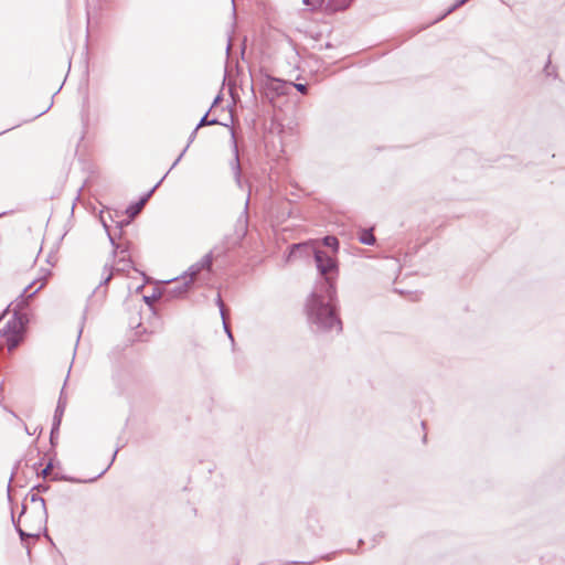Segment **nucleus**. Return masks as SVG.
<instances>
[{
    "instance_id": "1",
    "label": "nucleus",
    "mask_w": 565,
    "mask_h": 565,
    "mask_svg": "<svg viewBox=\"0 0 565 565\" xmlns=\"http://www.w3.org/2000/svg\"><path fill=\"white\" fill-rule=\"evenodd\" d=\"M313 252L317 268L329 286V300L312 294L308 299L307 315L309 321L321 332H334L339 334L342 331V322L337 313V308L332 303V296L335 292L334 282L338 276V264L333 256L317 247L316 241H310L290 246L288 260L298 256L299 253Z\"/></svg>"
},
{
    "instance_id": "2",
    "label": "nucleus",
    "mask_w": 565,
    "mask_h": 565,
    "mask_svg": "<svg viewBox=\"0 0 565 565\" xmlns=\"http://www.w3.org/2000/svg\"><path fill=\"white\" fill-rule=\"evenodd\" d=\"M28 323L29 318L25 313L14 312L3 319L0 333L9 351L14 350L24 341Z\"/></svg>"
},
{
    "instance_id": "3",
    "label": "nucleus",
    "mask_w": 565,
    "mask_h": 565,
    "mask_svg": "<svg viewBox=\"0 0 565 565\" xmlns=\"http://www.w3.org/2000/svg\"><path fill=\"white\" fill-rule=\"evenodd\" d=\"M212 265H213V257H212V255L209 254L205 257H203L199 264L191 267L190 273H186L182 277L173 280L171 282L172 287L170 288V292L171 294L185 292L190 288V286L194 282L196 275L200 273V270H202V269L211 270Z\"/></svg>"
},
{
    "instance_id": "4",
    "label": "nucleus",
    "mask_w": 565,
    "mask_h": 565,
    "mask_svg": "<svg viewBox=\"0 0 565 565\" xmlns=\"http://www.w3.org/2000/svg\"><path fill=\"white\" fill-rule=\"evenodd\" d=\"M50 275V271L46 269H42L41 274L32 279V281L25 287L24 295H28L29 297L36 294L39 290H41L45 285L47 277Z\"/></svg>"
},
{
    "instance_id": "5",
    "label": "nucleus",
    "mask_w": 565,
    "mask_h": 565,
    "mask_svg": "<svg viewBox=\"0 0 565 565\" xmlns=\"http://www.w3.org/2000/svg\"><path fill=\"white\" fill-rule=\"evenodd\" d=\"M290 87L291 83L277 78H271L268 83V89L276 92L278 95L287 94Z\"/></svg>"
},
{
    "instance_id": "6",
    "label": "nucleus",
    "mask_w": 565,
    "mask_h": 565,
    "mask_svg": "<svg viewBox=\"0 0 565 565\" xmlns=\"http://www.w3.org/2000/svg\"><path fill=\"white\" fill-rule=\"evenodd\" d=\"M148 198H142L141 200H139L137 203L130 205L128 209H127V214L129 215V217H135L137 214L140 213V211L143 209L146 202H147Z\"/></svg>"
},
{
    "instance_id": "7",
    "label": "nucleus",
    "mask_w": 565,
    "mask_h": 565,
    "mask_svg": "<svg viewBox=\"0 0 565 565\" xmlns=\"http://www.w3.org/2000/svg\"><path fill=\"white\" fill-rule=\"evenodd\" d=\"M360 241L366 245H373L375 243V237L372 231H363L360 235Z\"/></svg>"
},
{
    "instance_id": "8",
    "label": "nucleus",
    "mask_w": 565,
    "mask_h": 565,
    "mask_svg": "<svg viewBox=\"0 0 565 565\" xmlns=\"http://www.w3.org/2000/svg\"><path fill=\"white\" fill-rule=\"evenodd\" d=\"M322 242H323L324 246L331 247L333 249L334 254L338 252L339 241H338L337 237H334V236H326Z\"/></svg>"
},
{
    "instance_id": "9",
    "label": "nucleus",
    "mask_w": 565,
    "mask_h": 565,
    "mask_svg": "<svg viewBox=\"0 0 565 565\" xmlns=\"http://www.w3.org/2000/svg\"><path fill=\"white\" fill-rule=\"evenodd\" d=\"M349 6V0H332L328 7L331 10H342L345 9Z\"/></svg>"
},
{
    "instance_id": "10",
    "label": "nucleus",
    "mask_w": 565,
    "mask_h": 565,
    "mask_svg": "<svg viewBox=\"0 0 565 565\" xmlns=\"http://www.w3.org/2000/svg\"><path fill=\"white\" fill-rule=\"evenodd\" d=\"M303 2L307 6H310L313 9H316V8H320L324 3V0H303Z\"/></svg>"
},
{
    "instance_id": "11",
    "label": "nucleus",
    "mask_w": 565,
    "mask_h": 565,
    "mask_svg": "<svg viewBox=\"0 0 565 565\" xmlns=\"http://www.w3.org/2000/svg\"><path fill=\"white\" fill-rule=\"evenodd\" d=\"M291 86L295 87L297 90H299L301 94H307L308 89L305 84H292Z\"/></svg>"
},
{
    "instance_id": "12",
    "label": "nucleus",
    "mask_w": 565,
    "mask_h": 565,
    "mask_svg": "<svg viewBox=\"0 0 565 565\" xmlns=\"http://www.w3.org/2000/svg\"><path fill=\"white\" fill-rule=\"evenodd\" d=\"M20 531V534L21 536H29V537H33V536H39L38 533H33V532H25L22 527L19 529Z\"/></svg>"
},
{
    "instance_id": "13",
    "label": "nucleus",
    "mask_w": 565,
    "mask_h": 565,
    "mask_svg": "<svg viewBox=\"0 0 565 565\" xmlns=\"http://www.w3.org/2000/svg\"><path fill=\"white\" fill-rule=\"evenodd\" d=\"M551 62L548 61V63L545 65V71L548 72V66H550ZM547 75H550V73H547Z\"/></svg>"
},
{
    "instance_id": "14",
    "label": "nucleus",
    "mask_w": 565,
    "mask_h": 565,
    "mask_svg": "<svg viewBox=\"0 0 565 565\" xmlns=\"http://www.w3.org/2000/svg\"><path fill=\"white\" fill-rule=\"evenodd\" d=\"M111 278V274L108 275V277L106 278V282L109 281Z\"/></svg>"
},
{
    "instance_id": "15",
    "label": "nucleus",
    "mask_w": 565,
    "mask_h": 565,
    "mask_svg": "<svg viewBox=\"0 0 565 565\" xmlns=\"http://www.w3.org/2000/svg\"><path fill=\"white\" fill-rule=\"evenodd\" d=\"M217 301L222 303V298L218 296Z\"/></svg>"
}]
</instances>
